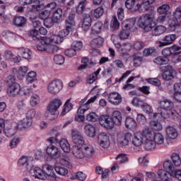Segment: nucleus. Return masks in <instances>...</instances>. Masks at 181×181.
<instances>
[{"instance_id": "14", "label": "nucleus", "mask_w": 181, "mask_h": 181, "mask_svg": "<svg viewBox=\"0 0 181 181\" xmlns=\"http://www.w3.org/2000/svg\"><path fill=\"white\" fill-rule=\"evenodd\" d=\"M19 4L23 6L31 5L33 9H36V11L41 9L40 1L39 0H19Z\"/></svg>"}, {"instance_id": "32", "label": "nucleus", "mask_w": 181, "mask_h": 181, "mask_svg": "<svg viewBox=\"0 0 181 181\" xmlns=\"http://www.w3.org/2000/svg\"><path fill=\"white\" fill-rule=\"evenodd\" d=\"M13 22L15 26H18V28H23L25 23H26V18L23 16H16Z\"/></svg>"}, {"instance_id": "11", "label": "nucleus", "mask_w": 181, "mask_h": 181, "mask_svg": "<svg viewBox=\"0 0 181 181\" xmlns=\"http://www.w3.org/2000/svg\"><path fill=\"white\" fill-rule=\"evenodd\" d=\"M176 39H177V35H176V34H168L163 38L162 41L158 42V46L159 47L169 46V45H172Z\"/></svg>"}, {"instance_id": "42", "label": "nucleus", "mask_w": 181, "mask_h": 181, "mask_svg": "<svg viewBox=\"0 0 181 181\" xmlns=\"http://www.w3.org/2000/svg\"><path fill=\"white\" fill-rule=\"evenodd\" d=\"M132 139V134L131 133H126L123 139L119 141L120 146H127L129 141Z\"/></svg>"}, {"instance_id": "41", "label": "nucleus", "mask_w": 181, "mask_h": 181, "mask_svg": "<svg viewBox=\"0 0 181 181\" xmlns=\"http://www.w3.org/2000/svg\"><path fill=\"white\" fill-rule=\"evenodd\" d=\"M71 110H73V104L70 103V99H68L64 105V109L61 112L62 117H64V115L67 114V112H70Z\"/></svg>"}, {"instance_id": "55", "label": "nucleus", "mask_w": 181, "mask_h": 181, "mask_svg": "<svg viewBox=\"0 0 181 181\" xmlns=\"http://www.w3.org/2000/svg\"><path fill=\"white\" fill-rule=\"evenodd\" d=\"M72 49H74L76 52H78L83 49V42L82 41H74L71 45Z\"/></svg>"}, {"instance_id": "59", "label": "nucleus", "mask_w": 181, "mask_h": 181, "mask_svg": "<svg viewBox=\"0 0 181 181\" xmlns=\"http://www.w3.org/2000/svg\"><path fill=\"white\" fill-rule=\"evenodd\" d=\"M146 81L152 86H156V87H159L160 86V81L156 78H149L146 79Z\"/></svg>"}, {"instance_id": "49", "label": "nucleus", "mask_w": 181, "mask_h": 181, "mask_svg": "<svg viewBox=\"0 0 181 181\" xmlns=\"http://www.w3.org/2000/svg\"><path fill=\"white\" fill-rule=\"evenodd\" d=\"M119 52L122 56H128V53L131 52V46L129 44H123Z\"/></svg>"}, {"instance_id": "12", "label": "nucleus", "mask_w": 181, "mask_h": 181, "mask_svg": "<svg viewBox=\"0 0 181 181\" xmlns=\"http://www.w3.org/2000/svg\"><path fill=\"white\" fill-rule=\"evenodd\" d=\"M108 101L112 105H119L122 103V96L118 92H112L108 95Z\"/></svg>"}, {"instance_id": "10", "label": "nucleus", "mask_w": 181, "mask_h": 181, "mask_svg": "<svg viewBox=\"0 0 181 181\" xmlns=\"http://www.w3.org/2000/svg\"><path fill=\"white\" fill-rule=\"evenodd\" d=\"M98 142L102 148H108L110 146V135L106 132H100L98 136Z\"/></svg>"}, {"instance_id": "7", "label": "nucleus", "mask_w": 181, "mask_h": 181, "mask_svg": "<svg viewBox=\"0 0 181 181\" xmlns=\"http://www.w3.org/2000/svg\"><path fill=\"white\" fill-rule=\"evenodd\" d=\"M46 153L54 160H57V159H60L62 158V151H60V149L53 144L47 146L46 148Z\"/></svg>"}, {"instance_id": "18", "label": "nucleus", "mask_w": 181, "mask_h": 181, "mask_svg": "<svg viewBox=\"0 0 181 181\" xmlns=\"http://www.w3.org/2000/svg\"><path fill=\"white\" fill-rule=\"evenodd\" d=\"M76 13H74V11L71 12L66 19L65 20V28H67V29H73L74 26H76Z\"/></svg>"}, {"instance_id": "45", "label": "nucleus", "mask_w": 181, "mask_h": 181, "mask_svg": "<svg viewBox=\"0 0 181 181\" xmlns=\"http://www.w3.org/2000/svg\"><path fill=\"white\" fill-rule=\"evenodd\" d=\"M153 62L156 63V64H158L159 66L168 64L169 63V58L164 57H158L153 59Z\"/></svg>"}, {"instance_id": "62", "label": "nucleus", "mask_w": 181, "mask_h": 181, "mask_svg": "<svg viewBox=\"0 0 181 181\" xmlns=\"http://www.w3.org/2000/svg\"><path fill=\"white\" fill-rule=\"evenodd\" d=\"M39 103V95H33L30 100V104L31 107H36Z\"/></svg>"}, {"instance_id": "38", "label": "nucleus", "mask_w": 181, "mask_h": 181, "mask_svg": "<svg viewBox=\"0 0 181 181\" xmlns=\"http://www.w3.org/2000/svg\"><path fill=\"white\" fill-rule=\"evenodd\" d=\"M135 22H136L135 18H129L126 22L122 23V26L126 30H131L135 26Z\"/></svg>"}, {"instance_id": "33", "label": "nucleus", "mask_w": 181, "mask_h": 181, "mask_svg": "<svg viewBox=\"0 0 181 181\" xmlns=\"http://www.w3.org/2000/svg\"><path fill=\"white\" fill-rule=\"evenodd\" d=\"M59 146L65 153H69L70 152V144H69L67 139H61L59 141Z\"/></svg>"}, {"instance_id": "3", "label": "nucleus", "mask_w": 181, "mask_h": 181, "mask_svg": "<svg viewBox=\"0 0 181 181\" xmlns=\"http://www.w3.org/2000/svg\"><path fill=\"white\" fill-rule=\"evenodd\" d=\"M158 104L160 107H158L157 110L162 118L166 119V118H169V117H170L171 114H173V112H172V110H173L175 105L170 100L165 99L163 100H160Z\"/></svg>"}, {"instance_id": "44", "label": "nucleus", "mask_w": 181, "mask_h": 181, "mask_svg": "<svg viewBox=\"0 0 181 181\" xmlns=\"http://www.w3.org/2000/svg\"><path fill=\"white\" fill-rule=\"evenodd\" d=\"M34 173L33 176L37 179H43V175H45V171L39 167H35L33 169Z\"/></svg>"}, {"instance_id": "46", "label": "nucleus", "mask_w": 181, "mask_h": 181, "mask_svg": "<svg viewBox=\"0 0 181 181\" xmlns=\"http://www.w3.org/2000/svg\"><path fill=\"white\" fill-rule=\"evenodd\" d=\"M165 139L163 138V135L160 133H155L154 136L153 137V141H154V143L156 145H162L163 144V141Z\"/></svg>"}, {"instance_id": "39", "label": "nucleus", "mask_w": 181, "mask_h": 181, "mask_svg": "<svg viewBox=\"0 0 181 181\" xmlns=\"http://www.w3.org/2000/svg\"><path fill=\"white\" fill-rule=\"evenodd\" d=\"M144 141V137H142V134H134V137L132 139V144L134 146H141Z\"/></svg>"}, {"instance_id": "47", "label": "nucleus", "mask_w": 181, "mask_h": 181, "mask_svg": "<svg viewBox=\"0 0 181 181\" xmlns=\"http://www.w3.org/2000/svg\"><path fill=\"white\" fill-rule=\"evenodd\" d=\"M86 119L90 122H97V121L100 120V117L95 112H92L86 115Z\"/></svg>"}, {"instance_id": "9", "label": "nucleus", "mask_w": 181, "mask_h": 181, "mask_svg": "<svg viewBox=\"0 0 181 181\" xmlns=\"http://www.w3.org/2000/svg\"><path fill=\"white\" fill-rule=\"evenodd\" d=\"M99 124L106 129H112L114 123L110 115H103L99 117Z\"/></svg>"}, {"instance_id": "6", "label": "nucleus", "mask_w": 181, "mask_h": 181, "mask_svg": "<svg viewBox=\"0 0 181 181\" xmlns=\"http://www.w3.org/2000/svg\"><path fill=\"white\" fill-rule=\"evenodd\" d=\"M63 88V82L60 79H54L47 86V91L49 94L56 95L57 93H60Z\"/></svg>"}, {"instance_id": "53", "label": "nucleus", "mask_w": 181, "mask_h": 181, "mask_svg": "<svg viewBox=\"0 0 181 181\" xmlns=\"http://www.w3.org/2000/svg\"><path fill=\"white\" fill-rule=\"evenodd\" d=\"M133 62L134 66L139 67L140 64H142V62H144V57L137 54H134L133 55Z\"/></svg>"}, {"instance_id": "23", "label": "nucleus", "mask_w": 181, "mask_h": 181, "mask_svg": "<svg viewBox=\"0 0 181 181\" xmlns=\"http://www.w3.org/2000/svg\"><path fill=\"white\" fill-rule=\"evenodd\" d=\"M91 16L89 14H85L82 21L83 30L87 31L91 28Z\"/></svg>"}, {"instance_id": "29", "label": "nucleus", "mask_w": 181, "mask_h": 181, "mask_svg": "<svg viewBox=\"0 0 181 181\" xmlns=\"http://www.w3.org/2000/svg\"><path fill=\"white\" fill-rule=\"evenodd\" d=\"M103 43H104V38L101 37H98L97 38H94L90 42V47L93 49H99L103 46Z\"/></svg>"}, {"instance_id": "31", "label": "nucleus", "mask_w": 181, "mask_h": 181, "mask_svg": "<svg viewBox=\"0 0 181 181\" xmlns=\"http://www.w3.org/2000/svg\"><path fill=\"white\" fill-rule=\"evenodd\" d=\"M166 135L170 139H176L177 138V131L173 127L168 126L166 128Z\"/></svg>"}, {"instance_id": "52", "label": "nucleus", "mask_w": 181, "mask_h": 181, "mask_svg": "<svg viewBox=\"0 0 181 181\" xmlns=\"http://www.w3.org/2000/svg\"><path fill=\"white\" fill-rule=\"evenodd\" d=\"M36 72L31 71H30L26 77V81L28 84H31V83H33L34 81H36Z\"/></svg>"}, {"instance_id": "51", "label": "nucleus", "mask_w": 181, "mask_h": 181, "mask_svg": "<svg viewBox=\"0 0 181 181\" xmlns=\"http://www.w3.org/2000/svg\"><path fill=\"white\" fill-rule=\"evenodd\" d=\"M84 11H86V0L78 3L76 6V13H78V15H83Z\"/></svg>"}, {"instance_id": "21", "label": "nucleus", "mask_w": 181, "mask_h": 181, "mask_svg": "<svg viewBox=\"0 0 181 181\" xmlns=\"http://www.w3.org/2000/svg\"><path fill=\"white\" fill-rule=\"evenodd\" d=\"M155 136V132L151 130L148 127H146L143 129L141 133V136L143 137L144 141H151L153 139Z\"/></svg>"}, {"instance_id": "60", "label": "nucleus", "mask_w": 181, "mask_h": 181, "mask_svg": "<svg viewBox=\"0 0 181 181\" xmlns=\"http://www.w3.org/2000/svg\"><path fill=\"white\" fill-rule=\"evenodd\" d=\"M50 16V10H44L39 13L40 19L45 21Z\"/></svg>"}, {"instance_id": "13", "label": "nucleus", "mask_w": 181, "mask_h": 181, "mask_svg": "<svg viewBox=\"0 0 181 181\" xmlns=\"http://www.w3.org/2000/svg\"><path fill=\"white\" fill-rule=\"evenodd\" d=\"M50 46V40L47 37H42L40 40V43L37 45L36 47L38 52H46L47 49Z\"/></svg>"}, {"instance_id": "34", "label": "nucleus", "mask_w": 181, "mask_h": 181, "mask_svg": "<svg viewBox=\"0 0 181 181\" xmlns=\"http://www.w3.org/2000/svg\"><path fill=\"white\" fill-rule=\"evenodd\" d=\"M101 29H103V23L101 21H98L91 28V35H100Z\"/></svg>"}, {"instance_id": "1", "label": "nucleus", "mask_w": 181, "mask_h": 181, "mask_svg": "<svg viewBox=\"0 0 181 181\" xmlns=\"http://www.w3.org/2000/svg\"><path fill=\"white\" fill-rule=\"evenodd\" d=\"M154 17L152 13H146L139 20V28L143 29L144 32L152 30L153 36H160L166 32V27L163 25H156L153 21Z\"/></svg>"}, {"instance_id": "50", "label": "nucleus", "mask_w": 181, "mask_h": 181, "mask_svg": "<svg viewBox=\"0 0 181 181\" xmlns=\"http://www.w3.org/2000/svg\"><path fill=\"white\" fill-rule=\"evenodd\" d=\"M171 160H173V163H174L175 166L179 167L181 165V158L179 154L174 153L171 155Z\"/></svg>"}, {"instance_id": "20", "label": "nucleus", "mask_w": 181, "mask_h": 181, "mask_svg": "<svg viewBox=\"0 0 181 181\" xmlns=\"http://www.w3.org/2000/svg\"><path fill=\"white\" fill-rule=\"evenodd\" d=\"M82 149L83 151V155L85 156V158H91L94 153H95L94 147L90 144H83Z\"/></svg>"}, {"instance_id": "37", "label": "nucleus", "mask_w": 181, "mask_h": 181, "mask_svg": "<svg viewBox=\"0 0 181 181\" xmlns=\"http://www.w3.org/2000/svg\"><path fill=\"white\" fill-rule=\"evenodd\" d=\"M150 127L154 131H162L163 126L159 120H152L150 122Z\"/></svg>"}, {"instance_id": "63", "label": "nucleus", "mask_w": 181, "mask_h": 181, "mask_svg": "<svg viewBox=\"0 0 181 181\" xmlns=\"http://www.w3.org/2000/svg\"><path fill=\"white\" fill-rule=\"evenodd\" d=\"M116 159L119 160V163H127L128 162V157H127V154L120 153L117 157Z\"/></svg>"}, {"instance_id": "35", "label": "nucleus", "mask_w": 181, "mask_h": 181, "mask_svg": "<svg viewBox=\"0 0 181 181\" xmlns=\"http://www.w3.org/2000/svg\"><path fill=\"white\" fill-rule=\"evenodd\" d=\"M49 40V45H60L63 42V39L58 35H52L50 37H48Z\"/></svg>"}, {"instance_id": "19", "label": "nucleus", "mask_w": 181, "mask_h": 181, "mask_svg": "<svg viewBox=\"0 0 181 181\" xmlns=\"http://www.w3.org/2000/svg\"><path fill=\"white\" fill-rule=\"evenodd\" d=\"M72 153L76 159H83L85 157L83 146H74L72 147Z\"/></svg>"}, {"instance_id": "25", "label": "nucleus", "mask_w": 181, "mask_h": 181, "mask_svg": "<svg viewBox=\"0 0 181 181\" xmlns=\"http://www.w3.org/2000/svg\"><path fill=\"white\" fill-rule=\"evenodd\" d=\"M84 132L86 135H87L90 138H94V136H95L96 135L95 127L90 124H86L85 126Z\"/></svg>"}, {"instance_id": "15", "label": "nucleus", "mask_w": 181, "mask_h": 181, "mask_svg": "<svg viewBox=\"0 0 181 181\" xmlns=\"http://www.w3.org/2000/svg\"><path fill=\"white\" fill-rule=\"evenodd\" d=\"M71 135L72 141L74 142V144H76V145H81V146H83V145H84V137L81 136V134L79 132L73 130L71 132Z\"/></svg>"}, {"instance_id": "56", "label": "nucleus", "mask_w": 181, "mask_h": 181, "mask_svg": "<svg viewBox=\"0 0 181 181\" xmlns=\"http://www.w3.org/2000/svg\"><path fill=\"white\" fill-rule=\"evenodd\" d=\"M44 25L45 28H50L56 23V21H54V18L52 17H48L43 21Z\"/></svg>"}, {"instance_id": "17", "label": "nucleus", "mask_w": 181, "mask_h": 181, "mask_svg": "<svg viewBox=\"0 0 181 181\" xmlns=\"http://www.w3.org/2000/svg\"><path fill=\"white\" fill-rule=\"evenodd\" d=\"M110 117L112 118L114 127H115V125L119 127V125L122 124V115L121 112L118 110L113 111Z\"/></svg>"}, {"instance_id": "57", "label": "nucleus", "mask_w": 181, "mask_h": 181, "mask_svg": "<svg viewBox=\"0 0 181 181\" xmlns=\"http://www.w3.org/2000/svg\"><path fill=\"white\" fill-rule=\"evenodd\" d=\"M129 37V30H126L125 28L122 27V30L119 33V37L122 40L128 39Z\"/></svg>"}, {"instance_id": "8", "label": "nucleus", "mask_w": 181, "mask_h": 181, "mask_svg": "<svg viewBox=\"0 0 181 181\" xmlns=\"http://www.w3.org/2000/svg\"><path fill=\"white\" fill-rule=\"evenodd\" d=\"M6 93L9 97H16L21 93V85L18 83H11L7 85Z\"/></svg>"}, {"instance_id": "24", "label": "nucleus", "mask_w": 181, "mask_h": 181, "mask_svg": "<svg viewBox=\"0 0 181 181\" xmlns=\"http://www.w3.org/2000/svg\"><path fill=\"white\" fill-rule=\"evenodd\" d=\"M29 68L26 66H23L19 68L18 70L14 69L13 71H16V76L18 80H22L25 76H26Z\"/></svg>"}, {"instance_id": "30", "label": "nucleus", "mask_w": 181, "mask_h": 181, "mask_svg": "<svg viewBox=\"0 0 181 181\" xmlns=\"http://www.w3.org/2000/svg\"><path fill=\"white\" fill-rule=\"evenodd\" d=\"M43 169L46 170H44V175L51 176V177H54V179L57 177V175H56V173H54V171H53V166L49 164H45L43 165Z\"/></svg>"}, {"instance_id": "4", "label": "nucleus", "mask_w": 181, "mask_h": 181, "mask_svg": "<svg viewBox=\"0 0 181 181\" xmlns=\"http://www.w3.org/2000/svg\"><path fill=\"white\" fill-rule=\"evenodd\" d=\"M163 169L158 170V175L161 181H170V174L175 171L174 163L170 160H167L163 163Z\"/></svg>"}, {"instance_id": "58", "label": "nucleus", "mask_w": 181, "mask_h": 181, "mask_svg": "<svg viewBox=\"0 0 181 181\" xmlns=\"http://www.w3.org/2000/svg\"><path fill=\"white\" fill-rule=\"evenodd\" d=\"M103 13H104V7L101 6L100 7H98L94 10L93 16L95 18H100L103 16Z\"/></svg>"}, {"instance_id": "36", "label": "nucleus", "mask_w": 181, "mask_h": 181, "mask_svg": "<svg viewBox=\"0 0 181 181\" xmlns=\"http://www.w3.org/2000/svg\"><path fill=\"white\" fill-rule=\"evenodd\" d=\"M54 170L60 176H66L69 174V170L63 167V165H55Z\"/></svg>"}, {"instance_id": "48", "label": "nucleus", "mask_w": 181, "mask_h": 181, "mask_svg": "<svg viewBox=\"0 0 181 181\" xmlns=\"http://www.w3.org/2000/svg\"><path fill=\"white\" fill-rule=\"evenodd\" d=\"M20 95H25V97H32L33 95V90L30 88H21Z\"/></svg>"}, {"instance_id": "5", "label": "nucleus", "mask_w": 181, "mask_h": 181, "mask_svg": "<svg viewBox=\"0 0 181 181\" xmlns=\"http://www.w3.org/2000/svg\"><path fill=\"white\" fill-rule=\"evenodd\" d=\"M160 71L163 73L161 77L165 81H170L175 78V69L170 65H165L160 67Z\"/></svg>"}, {"instance_id": "40", "label": "nucleus", "mask_w": 181, "mask_h": 181, "mask_svg": "<svg viewBox=\"0 0 181 181\" xmlns=\"http://www.w3.org/2000/svg\"><path fill=\"white\" fill-rule=\"evenodd\" d=\"M177 19L179 18L177 17H174L169 20L168 24L170 30H176L177 28H179V26H180V25H179V21Z\"/></svg>"}, {"instance_id": "64", "label": "nucleus", "mask_w": 181, "mask_h": 181, "mask_svg": "<svg viewBox=\"0 0 181 181\" xmlns=\"http://www.w3.org/2000/svg\"><path fill=\"white\" fill-rule=\"evenodd\" d=\"M54 62L56 64H63V63H64V57L57 54L54 57Z\"/></svg>"}, {"instance_id": "54", "label": "nucleus", "mask_w": 181, "mask_h": 181, "mask_svg": "<svg viewBox=\"0 0 181 181\" xmlns=\"http://www.w3.org/2000/svg\"><path fill=\"white\" fill-rule=\"evenodd\" d=\"M156 53V49L155 47L146 48L143 50V56L148 57V56H152Z\"/></svg>"}, {"instance_id": "26", "label": "nucleus", "mask_w": 181, "mask_h": 181, "mask_svg": "<svg viewBox=\"0 0 181 181\" xmlns=\"http://www.w3.org/2000/svg\"><path fill=\"white\" fill-rule=\"evenodd\" d=\"M155 2V0H143L141 4H137L136 5V11H141V8H144L145 11H149V5H152Z\"/></svg>"}, {"instance_id": "28", "label": "nucleus", "mask_w": 181, "mask_h": 181, "mask_svg": "<svg viewBox=\"0 0 181 181\" xmlns=\"http://www.w3.org/2000/svg\"><path fill=\"white\" fill-rule=\"evenodd\" d=\"M125 127L127 129H136V121L135 119L127 117L125 119Z\"/></svg>"}, {"instance_id": "27", "label": "nucleus", "mask_w": 181, "mask_h": 181, "mask_svg": "<svg viewBox=\"0 0 181 181\" xmlns=\"http://www.w3.org/2000/svg\"><path fill=\"white\" fill-rule=\"evenodd\" d=\"M32 119L25 117L21 120L20 123L17 125V128H18V129H26V128L32 127Z\"/></svg>"}, {"instance_id": "22", "label": "nucleus", "mask_w": 181, "mask_h": 181, "mask_svg": "<svg viewBox=\"0 0 181 181\" xmlns=\"http://www.w3.org/2000/svg\"><path fill=\"white\" fill-rule=\"evenodd\" d=\"M52 17L55 23H60V22H62V18H63V9H62V8L55 9Z\"/></svg>"}, {"instance_id": "2", "label": "nucleus", "mask_w": 181, "mask_h": 181, "mask_svg": "<svg viewBox=\"0 0 181 181\" xmlns=\"http://www.w3.org/2000/svg\"><path fill=\"white\" fill-rule=\"evenodd\" d=\"M62 103L60 99H54L47 106V112L45 113V117L49 121H53L59 117V108Z\"/></svg>"}, {"instance_id": "16", "label": "nucleus", "mask_w": 181, "mask_h": 181, "mask_svg": "<svg viewBox=\"0 0 181 181\" xmlns=\"http://www.w3.org/2000/svg\"><path fill=\"white\" fill-rule=\"evenodd\" d=\"M18 54L21 56L23 59L30 60L32 59V51L29 48L25 47H21L17 48Z\"/></svg>"}, {"instance_id": "61", "label": "nucleus", "mask_w": 181, "mask_h": 181, "mask_svg": "<svg viewBox=\"0 0 181 181\" xmlns=\"http://www.w3.org/2000/svg\"><path fill=\"white\" fill-rule=\"evenodd\" d=\"M172 177H175L177 180L181 181V170L180 169H175L171 174H170V180H172Z\"/></svg>"}, {"instance_id": "43", "label": "nucleus", "mask_w": 181, "mask_h": 181, "mask_svg": "<svg viewBox=\"0 0 181 181\" xmlns=\"http://www.w3.org/2000/svg\"><path fill=\"white\" fill-rule=\"evenodd\" d=\"M144 148L146 151H152V149H155V146L156 144L153 139L151 140H144Z\"/></svg>"}]
</instances>
